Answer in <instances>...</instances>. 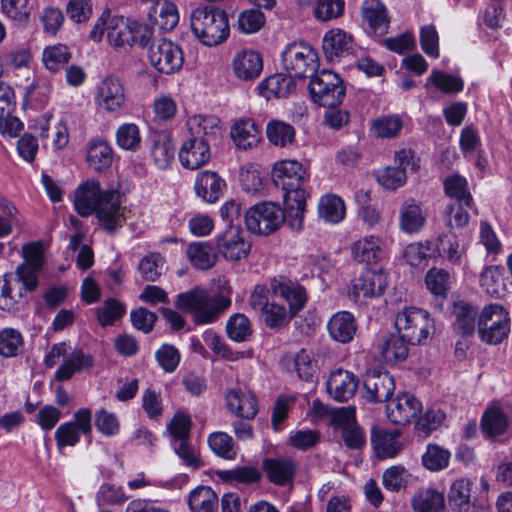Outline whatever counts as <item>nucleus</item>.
<instances>
[{
	"instance_id": "obj_3",
	"label": "nucleus",
	"mask_w": 512,
	"mask_h": 512,
	"mask_svg": "<svg viewBox=\"0 0 512 512\" xmlns=\"http://www.w3.org/2000/svg\"><path fill=\"white\" fill-rule=\"evenodd\" d=\"M307 172L296 160H281L274 164L272 178L283 190V203L288 215V226L294 232L303 228L307 193L303 188Z\"/></svg>"
},
{
	"instance_id": "obj_36",
	"label": "nucleus",
	"mask_w": 512,
	"mask_h": 512,
	"mask_svg": "<svg viewBox=\"0 0 512 512\" xmlns=\"http://www.w3.org/2000/svg\"><path fill=\"white\" fill-rule=\"evenodd\" d=\"M411 507L413 512H444V496L436 489L423 488L412 496Z\"/></svg>"
},
{
	"instance_id": "obj_7",
	"label": "nucleus",
	"mask_w": 512,
	"mask_h": 512,
	"mask_svg": "<svg viewBox=\"0 0 512 512\" xmlns=\"http://www.w3.org/2000/svg\"><path fill=\"white\" fill-rule=\"evenodd\" d=\"M395 327L411 345L422 344L434 330L429 313L417 307H406L395 317Z\"/></svg>"
},
{
	"instance_id": "obj_37",
	"label": "nucleus",
	"mask_w": 512,
	"mask_h": 512,
	"mask_svg": "<svg viewBox=\"0 0 512 512\" xmlns=\"http://www.w3.org/2000/svg\"><path fill=\"white\" fill-rule=\"evenodd\" d=\"M364 21L376 34L387 32L389 20L385 6L379 0H365L362 5Z\"/></svg>"
},
{
	"instance_id": "obj_46",
	"label": "nucleus",
	"mask_w": 512,
	"mask_h": 512,
	"mask_svg": "<svg viewBox=\"0 0 512 512\" xmlns=\"http://www.w3.org/2000/svg\"><path fill=\"white\" fill-rule=\"evenodd\" d=\"M188 504L192 512H213L217 495L210 487L199 486L190 492Z\"/></svg>"
},
{
	"instance_id": "obj_38",
	"label": "nucleus",
	"mask_w": 512,
	"mask_h": 512,
	"mask_svg": "<svg viewBox=\"0 0 512 512\" xmlns=\"http://www.w3.org/2000/svg\"><path fill=\"white\" fill-rule=\"evenodd\" d=\"M452 314L455 318L453 327L458 334L469 336L474 332L477 317L474 306L464 301L455 302Z\"/></svg>"
},
{
	"instance_id": "obj_41",
	"label": "nucleus",
	"mask_w": 512,
	"mask_h": 512,
	"mask_svg": "<svg viewBox=\"0 0 512 512\" xmlns=\"http://www.w3.org/2000/svg\"><path fill=\"white\" fill-rule=\"evenodd\" d=\"M207 443L210 450L225 460H235L239 447L232 436L223 431H215L208 435Z\"/></svg>"
},
{
	"instance_id": "obj_15",
	"label": "nucleus",
	"mask_w": 512,
	"mask_h": 512,
	"mask_svg": "<svg viewBox=\"0 0 512 512\" xmlns=\"http://www.w3.org/2000/svg\"><path fill=\"white\" fill-rule=\"evenodd\" d=\"M149 61L159 72L171 74L183 65L181 48L168 39H158L149 48Z\"/></svg>"
},
{
	"instance_id": "obj_50",
	"label": "nucleus",
	"mask_w": 512,
	"mask_h": 512,
	"mask_svg": "<svg viewBox=\"0 0 512 512\" xmlns=\"http://www.w3.org/2000/svg\"><path fill=\"white\" fill-rule=\"evenodd\" d=\"M204 343L220 358L237 361L244 357V352L233 351L213 330L207 329L202 335Z\"/></svg>"
},
{
	"instance_id": "obj_25",
	"label": "nucleus",
	"mask_w": 512,
	"mask_h": 512,
	"mask_svg": "<svg viewBox=\"0 0 512 512\" xmlns=\"http://www.w3.org/2000/svg\"><path fill=\"white\" fill-rule=\"evenodd\" d=\"M467 246L458 237L448 232L438 236L434 253L454 266H461L466 260Z\"/></svg>"
},
{
	"instance_id": "obj_45",
	"label": "nucleus",
	"mask_w": 512,
	"mask_h": 512,
	"mask_svg": "<svg viewBox=\"0 0 512 512\" xmlns=\"http://www.w3.org/2000/svg\"><path fill=\"white\" fill-rule=\"evenodd\" d=\"M151 156L159 169H166L174 160L175 144L166 134H159L153 141Z\"/></svg>"
},
{
	"instance_id": "obj_62",
	"label": "nucleus",
	"mask_w": 512,
	"mask_h": 512,
	"mask_svg": "<svg viewBox=\"0 0 512 512\" xmlns=\"http://www.w3.org/2000/svg\"><path fill=\"white\" fill-rule=\"evenodd\" d=\"M503 267L490 265L487 266L480 274V285L485 289L487 294L496 296L499 294L502 285Z\"/></svg>"
},
{
	"instance_id": "obj_23",
	"label": "nucleus",
	"mask_w": 512,
	"mask_h": 512,
	"mask_svg": "<svg viewBox=\"0 0 512 512\" xmlns=\"http://www.w3.org/2000/svg\"><path fill=\"white\" fill-rule=\"evenodd\" d=\"M388 286L387 275L382 270H366L353 284L356 298H374L383 294Z\"/></svg>"
},
{
	"instance_id": "obj_28",
	"label": "nucleus",
	"mask_w": 512,
	"mask_h": 512,
	"mask_svg": "<svg viewBox=\"0 0 512 512\" xmlns=\"http://www.w3.org/2000/svg\"><path fill=\"white\" fill-rule=\"evenodd\" d=\"M263 469L272 483L284 486L292 482L296 466L289 458H267L263 461Z\"/></svg>"
},
{
	"instance_id": "obj_30",
	"label": "nucleus",
	"mask_w": 512,
	"mask_h": 512,
	"mask_svg": "<svg viewBox=\"0 0 512 512\" xmlns=\"http://www.w3.org/2000/svg\"><path fill=\"white\" fill-rule=\"evenodd\" d=\"M186 257L190 264L198 270H209L217 262V253L208 242H192L186 247Z\"/></svg>"
},
{
	"instance_id": "obj_14",
	"label": "nucleus",
	"mask_w": 512,
	"mask_h": 512,
	"mask_svg": "<svg viewBox=\"0 0 512 512\" xmlns=\"http://www.w3.org/2000/svg\"><path fill=\"white\" fill-rule=\"evenodd\" d=\"M217 253L229 261L245 259L251 250V242L237 226L229 225L215 237Z\"/></svg>"
},
{
	"instance_id": "obj_39",
	"label": "nucleus",
	"mask_w": 512,
	"mask_h": 512,
	"mask_svg": "<svg viewBox=\"0 0 512 512\" xmlns=\"http://www.w3.org/2000/svg\"><path fill=\"white\" fill-rule=\"evenodd\" d=\"M258 89L260 95L270 100L287 96L294 89V82L290 75L275 74L262 80Z\"/></svg>"
},
{
	"instance_id": "obj_53",
	"label": "nucleus",
	"mask_w": 512,
	"mask_h": 512,
	"mask_svg": "<svg viewBox=\"0 0 512 512\" xmlns=\"http://www.w3.org/2000/svg\"><path fill=\"white\" fill-rule=\"evenodd\" d=\"M96 317L102 327L113 325L126 313V306L114 298L107 299L95 309Z\"/></svg>"
},
{
	"instance_id": "obj_59",
	"label": "nucleus",
	"mask_w": 512,
	"mask_h": 512,
	"mask_svg": "<svg viewBox=\"0 0 512 512\" xmlns=\"http://www.w3.org/2000/svg\"><path fill=\"white\" fill-rule=\"evenodd\" d=\"M425 282L432 294L445 297L450 285V274L441 268H431L426 274Z\"/></svg>"
},
{
	"instance_id": "obj_31",
	"label": "nucleus",
	"mask_w": 512,
	"mask_h": 512,
	"mask_svg": "<svg viewBox=\"0 0 512 512\" xmlns=\"http://www.w3.org/2000/svg\"><path fill=\"white\" fill-rule=\"evenodd\" d=\"M187 127L191 138L204 139L208 143L221 132L220 120L215 116L194 115L188 119Z\"/></svg>"
},
{
	"instance_id": "obj_57",
	"label": "nucleus",
	"mask_w": 512,
	"mask_h": 512,
	"mask_svg": "<svg viewBox=\"0 0 512 512\" xmlns=\"http://www.w3.org/2000/svg\"><path fill=\"white\" fill-rule=\"evenodd\" d=\"M429 81L445 94L459 93L464 89V81L460 77L439 70H432Z\"/></svg>"
},
{
	"instance_id": "obj_19",
	"label": "nucleus",
	"mask_w": 512,
	"mask_h": 512,
	"mask_svg": "<svg viewBox=\"0 0 512 512\" xmlns=\"http://www.w3.org/2000/svg\"><path fill=\"white\" fill-rule=\"evenodd\" d=\"M225 189L226 181L217 172L204 170L197 173L194 191L203 202L208 204L217 202Z\"/></svg>"
},
{
	"instance_id": "obj_18",
	"label": "nucleus",
	"mask_w": 512,
	"mask_h": 512,
	"mask_svg": "<svg viewBox=\"0 0 512 512\" xmlns=\"http://www.w3.org/2000/svg\"><path fill=\"white\" fill-rule=\"evenodd\" d=\"M394 390V378L386 371H371L364 379L363 395L370 402H387Z\"/></svg>"
},
{
	"instance_id": "obj_21",
	"label": "nucleus",
	"mask_w": 512,
	"mask_h": 512,
	"mask_svg": "<svg viewBox=\"0 0 512 512\" xmlns=\"http://www.w3.org/2000/svg\"><path fill=\"white\" fill-rule=\"evenodd\" d=\"M358 379L347 370L337 369L328 377L326 390L338 402L348 401L356 392Z\"/></svg>"
},
{
	"instance_id": "obj_2",
	"label": "nucleus",
	"mask_w": 512,
	"mask_h": 512,
	"mask_svg": "<svg viewBox=\"0 0 512 512\" xmlns=\"http://www.w3.org/2000/svg\"><path fill=\"white\" fill-rule=\"evenodd\" d=\"M89 36L94 42H101L106 37L114 50L126 52L135 44L147 46L152 31L147 24L113 13L106 8L97 18Z\"/></svg>"
},
{
	"instance_id": "obj_54",
	"label": "nucleus",
	"mask_w": 512,
	"mask_h": 512,
	"mask_svg": "<svg viewBox=\"0 0 512 512\" xmlns=\"http://www.w3.org/2000/svg\"><path fill=\"white\" fill-rule=\"evenodd\" d=\"M226 332L228 337L235 342L241 343L248 340L252 334L249 318L241 313L230 316L226 323Z\"/></svg>"
},
{
	"instance_id": "obj_32",
	"label": "nucleus",
	"mask_w": 512,
	"mask_h": 512,
	"mask_svg": "<svg viewBox=\"0 0 512 512\" xmlns=\"http://www.w3.org/2000/svg\"><path fill=\"white\" fill-rule=\"evenodd\" d=\"M231 138L238 149L247 150L259 141V130L251 119L235 121L230 131Z\"/></svg>"
},
{
	"instance_id": "obj_35",
	"label": "nucleus",
	"mask_w": 512,
	"mask_h": 512,
	"mask_svg": "<svg viewBox=\"0 0 512 512\" xmlns=\"http://www.w3.org/2000/svg\"><path fill=\"white\" fill-rule=\"evenodd\" d=\"M409 345L411 344L407 339L397 332L385 336L379 345V350L386 362L395 363L407 358Z\"/></svg>"
},
{
	"instance_id": "obj_44",
	"label": "nucleus",
	"mask_w": 512,
	"mask_h": 512,
	"mask_svg": "<svg viewBox=\"0 0 512 512\" xmlns=\"http://www.w3.org/2000/svg\"><path fill=\"white\" fill-rule=\"evenodd\" d=\"M403 125L399 115H383L372 120L370 131L377 138L392 139L400 134Z\"/></svg>"
},
{
	"instance_id": "obj_10",
	"label": "nucleus",
	"mask_w": 512,
	"mask_h": 512,
	"mask_svg": "<svg viewBox=\"0 0 512 512\" xmlns=\"http://www.w3.org/2000/svg\"><path fill=\"white\" fill-rule=\"evenodd\" d=\"M309 91L314 102L329 108L338 106L345 96L341 78L329 70H322L311 78Z\"/></svg>"
},
{
	"instance_id": "obj_34",
	"label": "nucleus",
	"mask_w": 512,
	"mask_h": 512,
	"mask_svg": "<svg viewBox=\"0 0 512 512\" xmlns=\"http://www.w3.org/2000/svg\"><path fill=\"white\" fill-rule=\"evenodd\" d=\"M473 481L461 477L454 480L448 492V502L453 510L457 512H468L471 506V492Z\"/></svg>"
},
{
	"instance_id": "obj_13",
	"label": "nucleus",
	"mask_w": 512,
	"mask_h": 512,
	"mask_svg": "<svg viewBox=\"0 0 512 512\" xmlns=\"http://www.w3.org/2000/svg\"><path fill=\"white\" fill-rule=\"evenodd\" d=\"M23 263L16 271V277L25 291H34L38 286V275L44 264V251L40 243H28L22 247Z\"/></svg>"
},
{
	"instance_id": "obj_16",
	"label": "nucleus",
	"mask_w": 512,
	"mask_h": 512,
	"mask_svg": "<svg viewBox=\"0 0 512 512\" xmlns=\"http://www.w3.org/2000/svg\"><path fill=\"white\" fill-rule=\"evenodd\" d=\"M421 401L411 393H401L386 404L387 418L394 424L406 425L422 412Z\"/></svg>"
},
{
	"instance_id": "obj_64",
	"label": "nucleus",
	"mask_w": 512,
	"mask_h": 512,
	"mask_svg": "<svg viewBox=\"0 0 512 512\" xmlns=\"http://www.w3.org/2000/svg\"><path fill=\"white\" fill-rule=\"evenodd\" d=\"M159 5L158 14L155 17V24L163 31L173 30L179 22V14L174 3L164 1Z\"/></svg>"
},
{
	"instance_id": "obj_27",
	"label": "nucleus",
	"mask_w": 512,
	"mask_h": 512,
	"mask_svg": "<svg viewBox=\"0 0 512 512\" xmlns=\"http://www.w3.org/2000/svg\"><path fill=\"white\" fill-rule=\"evenodd\" d=\"M426 223V215L414 200L405 201L399 209V228L405 234L420 232Z\"/></svg>"
},
{
	"instance_id": "obj_4",
	"label": "nucleus",
	"mask_w": 512,
	"mask_h": 512,
	"mask_svg": "<svg viewBox=\"0 0 512 512\" xmlns=\"http://www.w3.org/2000/svg\"><path fill=\"white\" fill-rule=\"evenodd\" d=\"M231 303L229 294H211L201 287L179 294L176 300L177 307L190 312L197 324H210L217 321Z\"/></svg>"
},
{
	"instance_id": "obj_43",
	"label": "nucleus",
	"mask_w": 512,
	"mask_h": 512,
	"mask_svg": "<svg viewBox=\"0 0 512 512\" xmlns=\"http://www.w3.org/2000/svg\"><path fill=\"white\" fill-rule=\"evenodd\" d=\"M351 252L353 258L358 262H376L382 253L380 239L375 236H366L353 243Z\"/></svg>"
},
{
	"instance_id": "obj_9",
	"label": "nucleus",
	"mask_w": 512,
	"mask_h": 512,
	"mask_svg": "<svg viewBox=\"0 0 512 512\" xmlns=\"http://www.w3.org/2000/svg\"><path fill=\"white\" fill-rule=\"evenodd\" d=\"M282 63L290 77L312 78L319 66L318 53L306 43H292L282 52Z\"/></svg>"
},
{
	"instance_id": "obj_49",
	"label": "nucleus",
	"mask_w": 512,
	"mask_h": 512,
	"mask_svg": "<svg viewBox=\"0 0 512 512\" xmlns=\"http://www.w3.org/2000/svg\"><path fill=\"white\" fill-rule=\"evenodd\" d=\"M24 347L22 333L14 328L0 330V356L9 358L21 353Z\"/></svg>"
},
{
	"instance_id": "obj_6",
	"label": "nucleus",
	"mask_w": 512,
	"mask_h": 512,
	"mask_svg": "<svg viewBox=\"0 0 512 512\" xmlns=\"http://www.w3.org/2000/svg\"><path fill=\"white\" fill-rule=\"evenodd\" d=\"M286 221V207L281 208L277 203L264 201L251 206L245 213L246 228L257 235H270L277 231Z\"/></svg>"
},
{
	"instance_id": "obj_48",
	"label": "nucleus",
	"mask_w": 512,
	"mask_h": 512,
	"mask_svg": "<svg viewBox=\"0 0 512 512\" xmlns=\"http://www.w3.org/2000/svg\"><path fill=\"white\" fill-rule=\"evenodd\" d=\"M268 140L275 146L285 147L295 140V129L292 125L280 121L271 120L266 127Z\"/></svg>"
},
{
	"instance_id": "obj_47",
	"label": "nucleus",
	"mask_w": 512,
	"mask_h": 512,
	"mask_svg": "<svg viewBox=\"0 0 512 512\" xmlns=\"http://www.w3.org/2000/svg\"><path fill=\"white\" fill-rule=\"evenodd\" d=\"M444 189L446 195L454 200V203L472 206L473 199L468 190L467 180L460 175H452L445 179Z\"/></svg>"
},
{
	"instance_id": "obj_63",
	"label": "nucleus",
	"mask_w": 512,
	"mask_h": 512,
	"mask_svg": "<svg viewBox=\"0 0 512 512\" xmlns=\"http://www.w3.org/2000/svg\"><path fill=\"white\" fill-rule=\"evenodd\" d=\"M155 358L165 372L172 373L180 363L181 354L175 346L165 343L155 352Z\"/></svg>"
},
{
	"instance_id": "obj_51",
	"label": "nucleus",
	"mask_w": 512,
	"mask_h": 512,
	"mask_svg": "<svg viewBox=\"0 0 512 512\" xmlns=\"http://www.w3.org/2000/svg\"><path fill=\"white\" fill-rule=\"evenodd\" d=\"M481 426L487 436L496 437L506 431L508 419L503 411L498 408H492L483 414Z\"/></svg>"
},
{
	"instance_id": "obj_11",
	"label": "nucleus",
	"mask_w": 512,
	"mask_h": 512,
	"mask_svg": "<svg viewBox=\"0 0 512 512\" xmlns=\"http://www.w3.org/2000/svg\"><path fill=\"white\" fill-rule=\"evenodd\" d=\"M126 101V89L119 78L107 76L97 84L94 102L101 111L108 114L119 113L124 109Z\"/></svg>"
},
{
	"instance_id": "obj_61",
	"label": "nucleus",
	"mask_w": 512,
	"mask_h": 512,
	"mask_svg": "<svg viewBox=\"0 0 512 512\" xmlns=\"http://www.w3.org/2000/svg\"><path fill=\"white\" fill-rule=\"evenodd\" d=\"M344 6V0H317L313 13L317 20L327 22L342 16Z\"/></svg>"
},
{
	"instance_id": "obj_12",
	"label": "nucleus",
	"mask_w": 512,
	"mask_h": 512,
	"mask_svg": "<svg viewBox=\"0 0 512 512\" xmlns=\"http://www.w3.org/2000/svg\"><path fill=\"white\" fill-rule=\"evenodd\" d=\"M92 412L89 408L77 410L73 419L62 423L55 430V441L57 447H74L81 439V436L90 435L92 432Z\"/></svg>"
},
{
	"instance_id": "obj_40",
	"label": "nucleus",
	"mask_w": 512,
	"mask_h": 512,
	"mask_svg": "<svg viewBox=\"0 0 512 512\" xmlns=\"http://www.w3.org/2000/svg\"><path fill=\"white\" fill-rule=\"evenodd\" d=\"M87 162L95 171H103L110 167L113 160L111 146L103 140H93L87 146Z\"/></svg>"
},
{
	"instance_id": "obj_29",
	"label": "nucleus",
	"mask_w": 512,
	"mask_h": 512,
	"mask_svg": "<svg viewBox=\"0 0 512 512\" xmlns=\"http://www.w3.org/2000/svg\"><path fill=\"white\" fill-rule=\"evenodd\" d=\"M331 338L340 343L350 342L356 333V323L353 315L347 311L337 312L327 323Z\"/></svg>"
},
{
	"instance_id": "obj_1",
	"label": "nucleus",
	"mask_w": 512,
	"mask_h": 512,
	"mask_svg": "<svg viewBox=\"0 0 512 512\" xmlns=\"http://www.w3.org/2000/svg\"><path fill=\"white\" fill-rule=\"evenodd\" d=\"M74 207L83 217L96 214L104 229L113 232L125 219L126 209L121 205V194L115 189L103 191L100 184L87 180L75 191Z\"/></svg>"
},
{
	"instance_id": "obj_60",
	"label": "nucleus",
	"mask_w": 512,
	"mask_h": 512,
	"mask_svg": "<svg viewBox=\"0 0 512 512\" xmlns=\"http://www.w3.org/2000/svg\"><path fill=\"white\" fill-rule=\"evenodd\" d=\"M163 268L164 258L159 253H149L144 256L138 266L142 277L151 282L156 281L162 275Z\"/></svg>"
},
{
	"instance_id": "obj_55",
	"label": "nucleus",
	"mask_w": 512,
	"mask_h": 512,
	"mask_svg": "<svg viewBox=\"0 0 512 512\" xmlns=\"http://www.w3.org/2000/svg\"><path fill=\"white\" fill-rule=\"evenodd\" d=\"M450 456L449 450L436 444H429L422 455V464L430 471H440L448 466Z\"/></svg>"
},
{
	"instance_id": "obj_24",
	"label": "nucleus",
	"mask_w": 512,
	"mask_h": 512,
	"mask_svg": "<svg viewBox=\"0 0 512 512\" xmlns=\"http://www.w3.org/2000/svg\"><path fill=\"white\" fill-rule=\"evenodd\" d=\"M232 68L237 78L245 81L254 80L263 70L262 56L254 50H241L235 54Z\"/></svg>"
},
{
	"instance_id": "obj_5",
	"label": "nucleus",
	"mask_w": 512,
	"mask_h": 512,
	"mask_svg": "<svg viewBox=\"0 0 512 512\" xmlns=\"http://www.w3.org/2000/svg\"><path fill=\"white\" fill-rule=\"evenodd\" d=\"M190 26L194 36L209 47L224 42L230 32L226 12L215 6H203L193 10Z\"/></svg>"
},
{
	"instance_id": "obj_22",
	"label": "nucleus",
	"mask_w": 512,
	"mask_h": 512,
	"mask_svg": "<svg viewBox=\"0 0 512 512\" xmlns=\"http://www.w3.org/2000/svg\"><path fill=\"white\" fill-rule=\"evenodd\" d=\"M226 406L234 415L253 419L258 412V403L256 397L251 391L243 388H232L225 394Z\"/></svg>"
},
{
	"instance_id": "obj_42",
	"label": "nucleus",
	"mask_w": 512,
	"mask_h": 512,
	"mask_svg": "<svg viewBox=\"0 0 512 512\" xmlns=\"http://www.w3.org/2000/svg\"><path fill=\"white\" fill-rule=\"evenodd\" d=\"M345 213L344 201L339 196L328 194L319 200L318 214L325 222L340 223L345 218Z\"/></svg>"
},
{
	"instance_id": "obj_8",
	"label": "nucleus",
	"mask_w": 512,
	"mask_h": 512,
	"mask_svg": "<svg viewBox=\"0 0 512 512\" xmlns=\"http://www.w3.org/2000/svg\"><path fill=\"white\" fill-rule=\"evenodd\" d=\"M510 332L509 312L500 304L486 305L478 319V335L490 345L501 343Z\"/></svg>"
},
{
	"instance_id": "obj_20",
	"label": "nucleus",
	"mask_w": 512,
	"mask_h": 512,
	"mask_svg": "<svg viewBox=\"0 0 512 512\" xmlns=\"http://www.w3.org/2000/svg\"><path fill=\"white\" fill-rule=\"evenodd\" d=\"M178 156L183 167L198 169L211 158L209 143L204 139L190 138L182 144Z\"/></svg>"
},
{
	"instance_id": "obj_17",
	"label": "nucleus",
	"mask_w": 512,
	"mask_h": 512,
	"mask_svg": "<svg viewBox=\"0 0 512 512\" xmlns=\"http://www.w3.org/2000/svg\"><path fill=\"white\" fill-rule=\"evenodd\" d=\"M322 48L326 58L330 61L355 55L358 50L353 36L340 28L330 29L324 34Z\"/></svg>"
},
{
	"instance_id": "obj_52",
	"label": "nucleus",
	"mask_w": 512,
	"mask_h": 512,
	"mask_svg": "<svg viewBox=\"0 0 512 512\" xmlns=\"http://www.w3.org/2000/svg\"><path fill=\"white\" fill-rule=\"evenodd\" d=\"M116 144L127 151H136L141 144L139 127L135 123H124L116 130Z\"/></svg>"
},
{
	"instance_id": "obj_33",
	"label": "nucleus",
	"mask_w": 512,
	"mask_h": 512,
	"mask_svg": "<svg viewBox=\"0 0 512 512\" xmlns=\"http://www.w3.org/2000/svg\"><path fill=\"white\" fill-rule=\"evenodd\" d=\"M94 365V359L83 350H74L56 370L55 378L58 381L69 380L75 373L90 369Z\"/></svg>"
},
{
	"instance_id": "obj_56",
	"label": "nucleus",
	"mask_w": 512,
	"mask_h": 512,
	"mask_svg": "<svg viewBox=\"0 0 512 512\" xmlns=\"http://www.w3.org/2000/svg\"><path fill=\"white\" fill-rule=\"evenodd\" d=\"M372 443L379 458H392L396 456L401 449L397 437L387 432L373 434Z\"/></svg>"
},
{
	"instance_id": "obj_58",
	"label": "nucleus",
	"mask_w": 512,
	"mask_h": 512,
	"mask_svg": "<svg viewBox=\"0 0 512 512\" xmlns=\"http://www.w3.org/2000/svg\"><path fill=\"white\" fill-rule=\"evenodd\" d=\"M71 54L67 46L56 44L44 49L42 60L47 69L57 71L70 60Z\"/></svg>"
},
{
	"instance_id": "obj_26",
	"label": "nucleus",
	"mask_w": 512,
	"mask_h": 512,
	"mask_svg": "<svg viewBox=\"0 0 512 512\" xmlns=\"http://www.w3.org/2000/svg\"><path fill=\"white\" fill-rule=\"evenodd\" d=\"M274 294L284 298L289 305L290 317L302 310L307 302L306 290L301 285L292 281L274 279L271 283Z\"/></svg>"
}]
</instances>
